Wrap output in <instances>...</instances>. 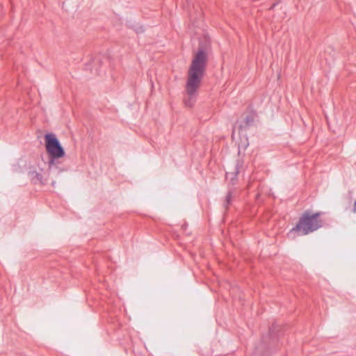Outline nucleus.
Segmentation results:
<instances>
[{"instance_id": "2", "label": "nucleus", "mask_w": 356, "mask_h": 356, "mask_svg": "<svg viewBox=\"0 0 356 356\" xmlns=\"http://www.w3.org/2000/svg\"><path fill=\"white\" fill-rule=\"evenodd\" d=\"M319 216L320 213L312 215H310L309 212L304 213L296 227L290 232H296L298 235H306L316 230L321 226V222L318 220Z\"/></svg>"}, {"instance_id": "7", "label": "nucleus", "mask_w": 356, "mask_h": 356, "mask_svg": "<svg viewBox=\"0 0 356 356\" xmlns=\"http://www.w3.org/2000/svg\"><path fill=\"white\" fill-rule=\"evenodd\" d=\"M252 122V119L251 118H247L244 121L245 126H248Z\"/></svg>"}, {"instance_id": "3", "label": "nucleus", "mask_w": 356, "mask_h": 356, "mask_svg": "<svg viewBox=\"0 0 356 356\" xmlns=\"http://www.w3.org/2000/svg\"><path fill=\"white\" fill-rule=\"evenodd\" d=\"M45 147L49 154L48 165L51 169L56 165L57 160L65 154L64 149L54 134H47L44 136Z\"/></svg>"}, {"instance_id": "4", "label": "nucleus", "mask_w": 356, "mask_h": 356, "mask_svg": "<svg viewBox=\"0 0 356 356\" xmlns=\"http://www.w3.org/2000/svg\"><path fill=\"white\" fill-rule=\"evenodd\" d=\"M198 90L186 89V97L184 98V104L188 108H192L196 102V97Z\"/></svg>"}, {"instance_id": "1", "label": "nucleus", "mask_w": 356, "mask_h": 356, "mask_svg": "<svg viewBox=\"0 0 356 356\" xmlns=\"http://www.w3.org/2000/svg\"><path fill=\"white\" fill-rule=\"evenodd\" d=\"M209 43V38L204 36L198 51L194 54L187 73L186 89L198 90L200 88L207 66V49Z\"/></svg>"}, {"instance_id": "5", "label": "nucleus", "mask_w": 356, "mask_h": 356, "mask_svg": "<svg viewBox=\"0 0 356 356\" xmlns=\"http://www.w3.org/2000/svg\"><path fill=\"white\" fill-rule=\"evenodd\" d=\"M238 173V170L236 169L235 171L232 172H227L226 174V179L229 180L232 184H234L236 177L237 174Z\"/></svg>"}, {"instance_id": "6", "label": "nucleus", "mask_w": 356, "mask_h": 356, "mask_svg": "<svg viewBox=\"0 0 356 356\" xmlns=\"http://www.w3.org/2000/svg\"><path fill=\"white\" fill-rule=\"evenodd\" d=\"M232 198V194L231 191H229L226 196V206H228L231 203V200Z\"/></svg>"}, {"instance_id": "8", "label": "nucleus", "mask_w": 356, "mask_h": 356, "mask_svg": "<svg viewBox=\"0 0 356 356\" xmlns=\"http://www.w3.org/2000/svg\"><path fill=\"white\" fill-rule=\"evenodd\" d=\"M248 145V143H247V139L245 140V141L243 143V144L241 145V147H243V148H245ZM239 147H241V145H239Z\"/></svg>"}]
</instances>
